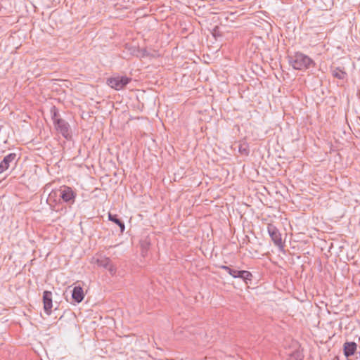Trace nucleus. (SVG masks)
I'll return each instance as SVG.
<instances>
[{
	"instance_id": "obj_7",
	"label": "nucleus",
	"mask_w": 360,
	"mask_h": 360,
	"mask_svg": "<svg viewBox=\"0 0 360 360\" xmlns=\"http://www.w3.org/2000/svg\"><path fill=\"white\" fill-rule=\"evenodd\" d=\"M43 304L44 309L47 315H50L52 312L53 301L52 292L49 290H45L43 292Z\"/></svg>"
},
{
	"instance_id": "obj_13",
	"label": "nucleus",
	"mask_w": 360,
	"mask_h": 360,
	"mask_svg": "<svg viewBox=\"0 0 360 360\" xmlns=\"http://www.w3.org/2000/svg\"><path fill=\"white\" fill-rule=\"evenodd\" d=\"M238 151L242 155L248 156L250 153L249 144L245 141H240L238 145Z\"/></svg>"
},
{
	"instance_id": "obj_10",
	"label": "nucleus",
	"mask_w": 360,
	"mask_h": 360,
	"mask_svg": "<svg viewBox=\"0 0 360 360\" xmlns=\"http://www.w3.org/2000/svg\"><path fill=\"white\" fill-rule=\"evenodd\" d=\"M357 345L354 342H346L343 345L344 354L346 357H349L354 354L356 351Z\"/></svg>"
},
{
	"instance_id": "obj_4",
	"label": "nucleus",
	"mask_w": 360,
	"mask_h": 360,
	"mask_svg": "<svg viewBox=\"0 0 360 360\" xmlns=\"http://www.w3.org/2000/svg\"><path fill=\"white\" fill-rule=\"evenodd\" d=\"M56 129L66 139L71 138V130L70 124L65 120H57L55 121Z\"/></svg>"
},
{
	"instance_id": "obj_12",
	"label": "nucleus",
	"mask_w": 360,
	"mask_h": 360,
	"mask_svg": "<svg viewBox=\"0 0 360 360\" xmlns=\"http://www.w3.org/2000/svg\"><path fill=\"white\" fill-rule=\"evenodd\" d=\"M331 72L333 77L339 79H345L347 76L344 68L341 67L332 68Z\"/></svg>"
},
{
	"instance_id": "obj_11",
	"label": "nucleus",
	"mask_w": 360,
	"mask_h": 360,
	"mask_svg": "<svg viewBox=\"0 0 360 360\" xmlns=\"http://www.w3.org/2000/svg\"><path fill=\"white\" fill-rule=\"evenodd\" d=\"M72 298L76 303L82 302L84 298V293L81 286L74 287L72 291Z\"/></svg>"
},
{
	"instance_id": "obj_5",
	"label": "nucleus",
	"mask_w": 360,
	"mask_h": 360,
	"mask_svg": "<svg viewBox=\"0 0 360 360\" xmlns=\"http://www.w3.org/2000/svg\"><path fill=\"white\" fill-rule=\"evenodd\" d=\"M267 231L274 245L282 248L283 243L278 229L273 224H269L267 225Z\"/></svg>"
},
{
	"instance_id": "obj_3",
	"label": "nucleus",
	"mask_w": 360,
	"mask_h": 360,
	"mask_svg": "<svg viewBox=\"0 0 360 360\" xmlns=\"http://www.w3.org/2000/svg\"><path fill=\"white\" fill-rule=\"evenodd\" d=\"M60 198L64 202L72 205L75 201L77 193L68 186H63L59 189Z\"/></svg>"
},
{
	"instance_id": "obj_17",
	"label": "nucleus",
	"mask_w": 360,
	"mask_h": 360,
	"mask_svg": "<svg viewBox=\"0 0 360 360\" xmlns=\"http://www.w3.org/2000/svg\"><path fill=\"white\" fill-rule=\"evenodd\" d=\"M220 269L225 270L229 275H233L235 273V269H232L230 266L221 265L219 266Z\"/></svg>"
},
{
	"instance_id": "obj_2",
	"label": "nucleus",
	"mask_w": 360,
	"mask_h": 360,
	"mask_svg": "<svg viewBox=\"0 0 360 360\" xmlns=\"http://www.w3.org/2000/svg\"><path fill=\"white\" fill-rule=\"evenodd\" d=\"M131 78L127 76H116L107 79V84L112 89L117 91L123 89L130 82Z\"/></svg>"
},
{
	"instance_id": "obj_19",
	"label": "nucleus",
	"mask_w": 360,
	"mask_h": 360,
	"mask_svg": "<svg viewBox=\"0 0 360 360\" xmlns=\"http://www.w3.org/2000/svg\"><path fill=\"white\" fill-rule=\"evenodd\" d=\"M149 243H144L141 244L142 248V253H143L144 250L147 251L149 247Z\"/></svg>"
},
{
	"instance_id": "obj_14",
	"label": "nucleus",
	"mask_w": 360,
	"mask_h": 360,
	"mask_svg": "<svg viewBox=\"0 0 360 360\" xmlns=\"http://www.w3.org/2000/svg\"><path fill=\"white\" fill-rule=\"evenodd\" d=\"M303 358L304 355L302 352L296 349L288 356L287 360H303Z\"/></svg>"
},
{
	"instance_id": "obj_6",
	"label": "nucleus",
	"mask_w": 360,
	"mask_h": 360,
	"mask_svg": "<svg viewBox=\"0 0 360 360\" xmlns=\"http://www.w3.org/2000/svg\"><path fill=\"white\" fill-rule=\"evenodd\" d=\"M93 262L96 264L98 266L107 269L111 275L116 273V268L111 264V260L109 257L100 256L99 257L92 259Z\"/></svg>"
},
{
	"instance_id": "obj_16",
	"label": "nucleus",
	"mask_w": 360,
	"mask_h": 360,
	"mask_svg": "<svg viewBox=\"0 0 360 360\" xmlns=\"http://www.w3.org/2000/svg\"><path fill=\"white\" fill-rule=\"evenodd\" d=\"M108 220L117 225L122 221L117 214H112L110 212L108 213Z\"/></svg>"
},
{
	"instance_id": "obj_20",
	"label": "nucleus",
	"mask_w": 360,
	"mask_h": 360,
	"mask_svg": "<svg viewBox=\"0 0 360 360\" xmlns=\"http://www.w3.org/2000/svg\"><path fill=\"white\" fill-rule=\"evenodd\" d=\"M52 193H51L50 194V195H49L50 198L52 197Z\"/></svg>"
},
{
	"instance_id": "obj_18",
	"label": "nucleus",
	"mask_w": 360,
	"mask_h": 360,
	"mask_svg": "<svg viewBox=\"0 0 360 360\" xmlns=\"http://www.w3.org/2000/svg\"><path fill=\"white\" fill-rule=\"evenodd\" d=\"M117 226L120 227V232L122 233L125 230V225H124V223L123 222V221H121V222H120L117 224Z\"/></svg>"
},
{
	"instance_id": "obj_1",
	"label": "nucleus",
	"mask_w": 360,
	"mask_h": 360,
	"mask_svg": "<svg viewBox=\"0 0 360 360\" xmlns=\"http://www.w3.org/2000/svg\"><path fill=\"white\" fill-rule=\"evenodd\" d=\"M288 59L289 64L295 70H304L309 69L310 67H314L316 65L310 57L300 51L288 55Z\"/></svg>"
},
{
	"instance_id": "obj_15",
	"label": "nucleus",
	"mask_w": 360,
	"mask_h": 360,
	"mask_svg": "<svg viewBox=\"0 0 360 360\" xmlns=\"http://www.w3.org/2000/svg\"><path fill=\"white\" fill-rule=\"evenodd\" d=\"M50 112L51 115V119L53 120V124H55V121H56L57 120H62V118H60L59 111L55 105H53L51 108Z\"/></svg>"
},
{
	"instance_id": "obj_9",
	"label": "nucleus",
	"mask_w": 360,
	"mask_h": 360,
	"mask_svg": "<svg viewBox=\"0 0 360 360\" xmlns=\"http://www.w3.org/2000/svg\"><path fill=\"white\" fill-rule=\"evenodd\" d=\"M233 278H241L244 282H245L247 284L248 283V281H251L252 280V274L249 271L246 270H237L235 269V273H233V275H231Z\"/></svg>"
},
{
	"instance_id": "obj_8",
	"label": "nucleus",
	"mask_w": 360,
	"mask_h": 360,
	"mask_svg": "<svg viewBox=\"0 0 360 360\" xmlns=\"http://www.w3.org/2000/svg\"><path fill=\"white\" fill-rule=\"evenodd\" d=\"M14 161H17L16 153H11L6 155L3 160L0 162V174L7 170L9 168L11 163Z\"/></svg>"
}]
</instances>
